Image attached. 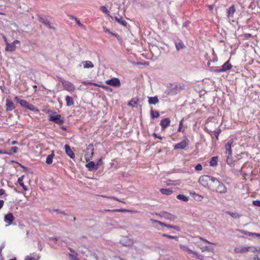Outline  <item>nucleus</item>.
Listing matches in <instances>:
<instances>
[{
	"label": "nucleus",
	"instance_id": "30",
	"mask_svg": "<svg viewBox=\"0 0 260 260\" xmlns=\"http://www.w3.org/2000/svg\"><path fill=\"white\" fill-rule=\"evenodd\" d=\"M249 248L248 251H251L253 253H259L260 252V247H253V246H249L248 247Z\"/></svg>",
	"mask_w": 260,
	"mask_h": 260
},
{
	"label": "nucleus",
	"instance_id": "1",
	"mask_svg": "<svg viewBox=\"0 0 260 260\" xmlns=\"http://www.w3.org/2000/svg\"><path fill=\"white\" fill-rule=\"evenodd\" d=\"M214 185L211 186V189L216 193L224 194L227 192V188L225 184L219 180L215 178L213 182Z\"/></svg>",
	"mask_w": 260,
	"mask_h": 260
},
{
	"label": "nucleus",
	"instance_id": "15",
	"mask_svg": "<svg viewBox=\"0 0 260 260\" xmlns=\"http://www.w3.org/2000/svg\"><path fill=\"white\" fill-rule=\"evenodd\" d=\"M171 121L169 118L162 119L160 121V125L162 130H165L168 126L170 125Z\"/></svg>",
	"mask_w": 260,
	"mask_h": 260
},
{
	"label": "nucleus",
	"instance_id": "32",
	"mask_svg": "<svg viewBox=\"0 0 260 260\" xmlns=\"http://www.w3.org/2000/svg\"><path fill=\"white\" fill-rule=\"evenodd\" d=\"M160 191L162 194L166 195H170L173 192L172 190L167 188H161L160 189Z\"/></svg>",
	"mask_w": 260,
	"mask_h": 260
},
{
	"label": "nucleus",
	"instance_id": "64",
	"mask_svg": "<svg viewBox=\"0 0 260 260\" xmlns=\"http://www.w3.org/2000/svg\"><path fill=\"white\" fill-rule=\"evenodd\" d=\"M48 210L49 212L50 213H53V212H55V211H54V210H55V209H50H50H48Z\"/></svg>",
	"mask_w": 260,
	"mask_h": 260
},
{
	"label": "nucleus",
	"instance_id": "50",
	"mask_svg": "<svg viewBox=\"0 0 260 260\" xmlns=\"http://www.w3.org/2000/svg\"><path fill=\"white\" fill-rule=\"evenodd\" d=\"M202 166L201 165V164H198L196 167H195V170L196 171H201L202 170Z\"/></svg>",
	"mask_w": 260,
	"mask_h": 260
},
{
	"label": "nucleus",
	"instance_id": "33",
	"mask_svg": "<svg viewBox=\"0 0 260 260\" xmlns=\"http://www.w3.org/2000/svg\"><path fill=\"white\" fill-rule=\"evenodd\" d=\"M151 117L152 119L157 118L159 116V113L157 111H153L151 110L150 111Z\"/></svg>",
	"mask_w": 260,
	"mask_h": 260
},
{
	"label": "nucleus",
	"instance_id": "26",
	"mask_svg": "<svg viewBox=\"0 0 260 260\" xmlns=\"http://www.w3.org/2000/svg\"><path fill=\"white\" fill-rule=\"evenodd\" d=\"M54 156V151H53L51 154L47 156L46 158V163L47 165H51L53 162V158Z\"/></svg>",
	"mask_w": 260,
	"mask_h": 260
},
{
	"label": "nucleus",
	"instance_id": "42",
	"mask_svg": "<svg viewBox=\"0 0 260 260\" xmlns=\"http://www.w3.org/2000/svg\"><path fill=\"white\" fill-rule=\"evenodd\" d=\"M193 254L196 255V257L199 260H204V256L201 254H199L197 252H194Z\"/></svg>",
	"mask_w": 260,
	"mask_h": 260
},
{
	"label": "nucleus",
	"instance_id": "60",
	"mask_svg": "<svg viewBox=\"0 0 260 260\" xmlns=\"http://www.w3.org/2000/svg\"><path fill=\"white\" fill-rule=\"evenodd\" d=\"M196 196L198 197V199L197 200H199V201H202L203 197L200 195H199V194H196Z\"/></svg>",
	"mask_w": 260,
	"mask_h": 260
},
{
	"label": "nucleus",
	"instance_id": "58",
	"mask_svg": "<svg viewBox=\"0 0 260 260\" xmlns=\"http://www.w3.org/2000/svg\"><path fill=\"white\" fill-rule=\"evenodd\" d=\"M4 205V201L3 200H0V209L3 208Z\"/></svg>",
	"mask_w": 260,
	"mask_h": 260
},
{
	"label": "nucleus",
	"instance_id": "27",
	"mask_svg": "<svg viewBox=\"0 0 260 260\" xmlns=\"http://www.w3.org/2000/svg\"><path fill=\"white\" fill-rule=\"evenodd\" d=\"M115 20L121 25L124 26H126L127 23L124 20L122 19V17L120 16L119 17H118L117 16H115Z\"/></svg>",
	"mask_w": 260,
	"mask_h": 260
},
{
	"label": "nucleus",
	"instance_id": "22",
	"mask_svg": "<svg viewBox=\"0 0 260 260\" xmlns=\"http://www.w3.org/2000/svg\"><path fill=\"white\" fill-rule=\"evenodd\" d=\"M235 12V8L234 5H232L228 10V17H232L233 16Z\"/></svg>",
	"mask_w": 260,
	"mask_h": 260
},
{
	"label": "nucleus",
	"instance_id": "34",
	"mask_svg": "<svg viewBox=\"0 0 260 260\" xmlns=\"http://www.w3.org/2000/svg\"><path fill=\"white\" fill-rule=\"evenodd\" d=\"M218 158L216 156H214L211 158L210 161V165L211 166H215L217 165Z\"/></svg>",
	"mask_w": 260,
	"mask_h": 260
},
{
	"label": "nucleus",
	"instance_id": "31",
	"mask_svg": "<svg viewBox=\"0 0 260 260\" xmlns=\"http://www.w3.org/2000/svg\"><path fill=\"white\" fill-rule=\"evenodd\" d=\"M83 67L84 68H92L94 67L93 63L90 61H85L83 62Z\"/></svg>",
	"mask_w": 260,
	"mask_h": 260
},
{
	"label": "nucleus",
	"instance_id": "55",
	"mask_svg": "<svg viewBox=\"0 0 260 260\" xmlns=\"http://www.w3.org/2000/svg\"><path fill=\"white\" fill-rule=\"evenodd\" d=\"M5 194V196H7L6 194H5V190L4 189H0V196Z\"/></svg>",
	"mask_w": 260,
	"mask_h": 260
},
{
	"label": "nucleus",
	"instance_id": "62",
	"mask_svg": "<svg viewBox=\"0 0 260 260\" xmlns=\"http://www.w3.org/2000/svg\"><path fill=\"white\" fill-rule=\"evenodd\" d=\"M157 223H158V224H159V225H160L165 226V225H166V224H165V223H163V222H161V221H158Z\"/></svg>",
	"mask_w": 260,
	"mask_h": 260
},
{
	"label": "nucleus",
	"instance_id": "44",
	"mask_svg": "<svg viewBox=\"0 0 260 260\" xmlns=\"http://www.w3.org/2000/svg\"><path fill=\"white\" fill-rule=\"evenodd\" d=\"M107 211H112V212H122L127 211V210L126 209H114V210H107Z\"/></svg>",
	"mask_w": 260,
	"mask_h": 260
},
{
	"label": "nucleus",
	"instance_id": "45",
	"mask_svg": "<svg viewBox=\"0 0 260 260\" xmlns=\"http://www.w3.org/2000/svg\"><path fill=\"white\" fill-rule=\"evenodd\" d=\"M165 226L167 227V228H169L174 229H175V230H176L177 231L179 230V228L177 226H174V225H172L166 224Z\"/></svg>",
	"mask_w": 260,
	"mask_h": 260
},
{
	"label": "nucleus",
	"instance_id": "6",
	"mask_svg": "<svg viewBox=\"0 0 260 260\" xmlns=\"http://www.w3.org/2000/svg\"><path fill=\"white\" fill-rule=\"evenodd\" d=\"M49 120L50 121L54 122L57 124H62L64 122V120L61 119V116L59 114L50 115Z\"/></svg>",
	"mask_w": 260,
	"mask_h": 260
},
{
	"label": "nucleus",
	"instance_id": "51",
	"mask_svg": "<svg viewBox=\"0 0 260 260\" xmlns=\"http://www.w3.org/2000/svg\"><path fill=\"white\" fill-rule=\"evenodd\" d=\"M220 132H221V130L220 129H219L217 131H214V133H215V135L216 138L217 140L218 139V136H219V135Z\"/></svg>",
	"mask_w": 260,
	"mask_h": 260
},
{
	"label": "nucleus",
	"instance_id": "61",
	"mask_svg": "<svg viewBox=\"0 0 260 260\" xmlns=\"http://www.w3.org/2000/svg\"><path fill=\"white\" fill-rule=\"evenodd\" d=\"M153 136L154 137H155V138H158V139H160V140H161V139H162V137H161V136H158L157 135V134H155V133H153Z\"/></svg>",
	"mask_w": 260,
	"mask_h": 260
},
{
	"label": "nucleus",
	"instance_id": "8",
	"mask_svg": "<svg viewBox=\"0 0 260 260\" xmlns=\"http://www.w3.org/2000/svg\"><path fill=\"white\" fill-rule=\"evenodd\" d=\"M156 215L170 220H173L176 218L175 215L165 211L161 212L159 214L156 213Z\"/></svg>",
	"mask_w": 260,
	"mask_h": 260
},
{
	"label": "nucleus",
	"instance_id": "19",
	"mask_svg": "<svg viewBox=\"0 0 260 260\" xmlns=\"http://www.w3.org/2000/svg\"><path fill=\"white\" fill-rule=\"evenodd\" d=\"M249 248L248 247L239 246L235 248L234 252L236 253L246 252L249 251Z\"/></svg>",
	"mask_w": 260,
	"mask_h": 260
},
{
	"label": "nucleus",
	"instance_id": "2",
	"mask_svg": "<svg viewBox=\"0 0 260 260\" xmlns=\"http://www.w3.org/2000/svg\"><path fill=\"white\" fill-rule=\"evenodd\" d=\"M215 180V178L209 175H203L199 178V183L204 187H208L209 181H211L212 182Z\"/></svg>",
	"mask_w": 260,
	"mask_h": 260
},
{
	"label": "nucleus",
	"instance_id": "3",
	"mask_svg": "<svg viewBox=\"0 0 260 260\" xmlns=\"http://www.w3.org/2000/svg\"><path fill=\"white\" fill-rule=\"evenodd\" d=\"M14 100L18 103L22 107L31 111H34L36 108L33 105L29 104L26 101L20 99L18 96H15Z\"/></svg>",
	"mask_w": 260,
	"mask_h": 260
},
{
	"label": "nucleus",
	"instance_id": "38",
	"mask_svg": "<svg viewBox=\"0 0 260 260\" xmlns=\"http://www.w3.org/2000/svg\"><path fill=\"white\" fill-rule=\"evenodd\" d=\"M226 214L230 215L231 217L234 218H238L240 217V215L237 213H233L230 211H226Z\"/></svg>",
	"mask_w": 260,
	"mask_h": 260
},
{
	"label": "nucleus",
	"instance_id": "53",
	"mask_svg": "<svg viewBox=\"0 0 260 260\" xmlns=\"http://www.w3.org/2000/svg\"><path fill=\"white\" fill-rule=\"evenodd\" d=\"M103 30L105 32L108 33L111 35L112 32H111L108 29H107L106 27H103Z\"/></svg>",
	"mask_w": 260,
	"mask_h": 260
},
{
	"label": "nucleus",
	"instance_id": "23",
	"mask_svg": "<svg viewBox=\"0 0 260 260\" xmlns=\"http://www.w3.org/2000/svg\"><path fill=\"white\" fill-rule=\"evenodd\" d=\"M148 103L150 105H155L158 103V99L157 96L154 97H148Z\"/></svg>",
	"mask_w": 260,
	"mask_h": 260
},
{
	"label": "nucleus",
	"instance_id": "49",
	"mask_svg": "<svg viewBox=\"0 0 260 260\" xmlns=\"http://www.w3.org/2000/svg\"><path fill=\"white\" fill-rule=\"evenodd\" d=\"M253 205L257 207H260V201L255 200L253 201Z\"/></svg>",
	"mask_w": 260,
	"mask_h": 260
},
{
	"label": "nucleus",
	"instance_id": "16",
	"mask_svg": "<svg viewBox=\"0 0 260 260\" xmlns=\"http://www.w3.org/2000/svg\"><path fill=\"white\" fill-rule=\"evenodd\" d=\"M233 143V140H229L228 143L225 145V153L228 154V155H232V149L231 147Z\"/></svg>",
	"mask_w": 260,
	"mask_h": 260
},
{
	"label": "nucleus",
	"instance_id": "59",
	"mask_svg": "<svg viewBox=\"0 0 260 260\" xmlns=\"http://www.w3.org/2000/svg\"><path fill=\"white\" fill-rule=\"evenodd\" d=\"M200 239L206 243H210V244H212V243H211L210 242H209V241H208L207 240L205 239H204L202 237L200 238Z\"/></svg>",
	"mask_w": 260,
	"mask_h": 260
},
{
	"label": "nucleus",
	"instance_id": "41",
	"mask_svg": "<svg viewBox=\"0 0 260 260\" xmlns=\"http://www.w3.org/2000/svg\"><path fill=\"white\" fill-rule=\"evenodd\" d=\"M231 157L232 155H228L226 156V162L229 165H232L233 164V160Z\"/></svg>",
	"mask_w": 260,
	"mask_h": 260
},
{
	"label": "nucleus",
	"instance_id": "54",
	"mask_svg": "<svg viewBox=\"0 0 260 260\" xmlns=\"http://www.w3.org/2000/svg\"><path fill=\"white\" fill-rule=\"evenodd\" d=\"M54 211L58 214H62L63 215H66V214L63 211H60L58 209H55Z\"/></svg>",
	"mask_w": 260,
	"mask_h": 260
},
{
	"label": "nucleus",
	"instance_id": "17",
	"mask_svg": "<svg viewBox=\"0 0 260 260\" xmlns=\"http://www.w3.org/2000/svg\"><path fill=\"white\" fill-rule=\"evenodd\" d=\"M14 220V217L12 213H9L6 214L4 217L5 222L8 224V225H10L12 221Z\"/></svg>",
	"mask_w": 260,
	"mask_h": 260
},
{
	"label": "nucleus",
	"instance_id": "36",
	"mask_svg": "<svg viewBox=\"0 0 260 260\" xmlns=\"http://www.w3.org/2000/svg\"><path fill=\"white\" fill-rule=\"evenodd\" d=\"M23 176H22L18 178V182L20 184L21 186H22L24 190H27V188H26V186L24 185L23 182Z\"/></svg>",
	"mask_w": 260,
	"mask_h": 260
},
{
	"label": "nucleus",
	"instance_id": "25",
	"mask_svg": "<svg viewBox=\"0 0 260 260\" xmlns=\"http://www.w3.org/2000/svg\"><path fill=\"white\" fill-rule=\"evenodd\" d=\"M65 100L66 101V104H67V106L70 107V106L74 105V100L69 95L66 96Z\"/></svg>",
	"mask_w": 260,
	"mask_h": 260
},
{
	"label": "nucleus",
	"instance_id": "47",
	"mask_svg": "<svg viewBox=\"0 0 260 260\" xmlns=\"http://www.w3.org/2000/svg\"><path fill=\"white\" fill-rule=\"evenodd\" d=\"M90 257L93 260H98V256L95 253H91Z\"/></svg>",
	"mask_w": 260,
	"mask_h": 260
},
{
	"label": "nucleus",
	"instance_id": "20",
	"mask_svg": "<svg viewBox=\"0 0 260 260\" xmlns=\"http://www.w3.org/2000/svg\"><path fill=\"white\" fill-rule=\"evenodd\" d=\"M6 107L7 111H12L15 109L13 102L9 99L6 100Z\"/></svg>",
	"mask_w": 260,
	"mask_h": 260
},
{
	"label": "nucleus",
	"instance_id": "9",
	"mask_svg": "<svg viewBox=\"0 0 260 260\" xmlns=\"http://www.w3.org/2000/svg\"><path fill=\"white\" fill-rule=\"evenodd\" d=\"M232 67V66L230 63V61L228 60L221 67L220 69H216L215 72L217 73L225 72L230 70Z\"/></svg>",
	"mask_w": 260,
	"mask_h": 260
},
{
	"label": "nucleus",
	"instance_id": "37",
	"mask_svg": "<svg viewBox=\"0 0 260 260\" xmlns=\"http://www.w3.org/2000/svg\"><path fill=\"white\" fill-rule=\"evenodd\" d=\"M39 257L37 255H29L25 257V260H39Z\"/></svg>",
	"mask_w": 260,
	"mask_h": 260
},
{
	"label": "nucleus",
	"instance_id": "56",
	"mask_svg": "<svg viewBox=\"0 0 260 260\" xmlns=\"http://www.w3.org/2000/svg\"><path fill=\"white\" fill-rule=\"evenodd\" d=\"M245 234L247 235L248 236H254V233H251V232H245L244 233Z\"/></svg>",
	"mask_w": 260,
	"mask_h": 260
},
{
	"label": "nucleus",
	"instance_id": "35",
	"mask_svg": "<svg viewBox=\"0 0 260 260\" xmlns=\"http://www.w3.org/2000/svg\"><path fill=\"white\" fill-rule=\"evenodd\" d=\"M177 198L184 202H187L188 201V198L187 197L181 194H178Z\"/></svg>",
	"mask_w": 260,
	"mask_h": 260
},
{
	"label": "nucleus",
	"instance_id": "57",
	"mask_svg": "<svg viewBox=\"0 0 260 260\" xmlns=\"http://www.w3.org/2000/svg\"><path fill=\"white\" fill-rule=\"evenodd\" d=\"M111 35L116 37L118 40H120V38L119 36L118 35L116 34H114V33L112 32V33H111Z\"/></svg>",
	"mask_w": 260,
	"mask_h": 260
},
{
	"label": "nucleus",
	"instance_id": "40",
	"mask_svg": "<svg viewBox=\"0 0 260 260\" xmlns=\"http://www.w3.org/2000/svg\"><path fill=\"white\" fill-rule=\"evenodd\" d=\"M77 253H75V254H69L70 260H80L77 257Z\"/></svg>",
	"mask_w": 260,
	"mask_h": 260
},
{
	"label": "nucleus",
	"instance_id": "52",
	"mask_svg": "<svg viewBox=\"0 0 260 260\" xmlns=\"http://www.w3.org/2000/svg\"><path fill=\"white\" fill-rule=\"evenodd\" d=\"M200 249H201L202 252H204L205 251L209 250V249L208 248V247L206 246L204 247H200Z\"/></svg>",
	"mask_w": 260,
	"mask_h": 260
},
{
	"label": "nucleus",
	"instance_id": "5",
	"mask_svg": "<svg viewBox=\"0 0 260 260\" xmlns=\"http://www.w3.org/2000/svg\"><path fill=\"white\" fill-rule=\"evenodd\" d=\"M60 81L65 90L69 91H73L75 90V87L71 82L64 80L62 79H60Z\"/></svg>",
	"mask_w": 260,
	"mask_h": 260
},
{
	"label": "nucleus",
	"instance_id": "43",
	"mask_svg": "<svg viewBox=\"0 0 260 260\" xmlns=\"http://www.w3.org/2000/svg\"><path fill=\"white\" fill-rule=\"evenodd\" d=\"M100 10L105 13L108 14L109 13V11L108 10L107 8L104 6H101Z\"/></svg>",
	"mask_w": 260,
	"mask_h": 260
},
{
	"label": "nucleus",
	"instance_id": "48",
	"mask_svg": "<svg viewBox=\"0 0 260 260\" xmlns=\"http://www.w3.org/2000/svg\"><path fill=\"white\" fill-rule=\"evenodd\" d=\"M183 119H182L180 121V123H179V128L178 129V132H182V131H183L182 130V126H183Z\"/></svg>",
	"mask_w": 260,
	"mask_h": 260
},
{
	"label": "nucleus",
	"instance_id": "29",
	"mask_svg": "<svg viewBox=\"0 0 260 260\" xmlns=\"http://www.w3.org/2000/svg\"><path fill=\"white\" fill-rule=\"evenodd\" d=\"M180 249L184 251H186L189 254H191V253H192L193 254L194 251H193V250H191L190 249H189L187 246H185V245H180Z\"/></svg>",
	"mask_w": 260,
	"mask_h": 260
},
{
	"label": "nucleus",
	"instance_id": "18",
	"mask_svg": "<svg viewBox=\"0 0 260 260\" xmlns=\"http://www.w3.org/2000/svg\"><path fill=\"white\" fill-rule=\"evenodd\" d=\"M65 152L71 158H74L75 157V154L74 152L70 148V146L68 144H66L64 146Z\"/></svg>",
	"mask_w": 260,
	"mask_h": 260
},
{
	"label": "nucleus",
	"instance_id": "21",
	"mask_svg": "<svg viewBox=\"0 0 260 260\" xmlns=\"http://www.w3.org/2000/svg\"><path fill=\"white\" fill-rule=\"evenodd\" d=\"M175 47L177 51H180L181 49H182L185 47L184 43L182 41H175L174 42Z\"/></svg>",
	"mask_w": 260,
	"mask_h": 260
},
{
	"label": "nucleus",
	"instance_id": "46",
	"mask_svg": "<svg viewBox=\"0 0 260 260\" xmlns=\"http://www.w3.org/2000/svg\"><path fill=\"white\" fill-rule=\"evenodd\" d=\"M75 20L76 22V23L78 25V26L79 27H81L82 28L84 27V26L80 22V20L78 18H75Z\"/></svg>",
	"mask_w": 260,
	"mask_h": 260
},
{
	"label": "nucleus",
	"instance_id": "24",
	"mask_svg": "<svg viewBox=\"0 0 260 260\" xmlns=\"http://www.w3.org/2000/svg\"><path fill=\"white\" fill-rule=\"evenodd\" d=\"M138 102L139 99H133L129 102L127 105L133 107H138Z\"/></svg>",
	"mask_w": 260,
	"mask_h": 260
},
{
	"label": "nucleus",
	"instance_id": "10",
	"mask_svg": "<svg viewBox=\"0 0 260 260\" xmlns=\"http://www.w3.org/2000/svg\"><path fill=\"white\" fill-rule=\"evenodd\" d=\"M106 83L114 87H119L121 84L119 79L117 78H113L110 80H106Z\"/></svg>",
	"mask_w": 260,
	"mask_h": 260
},
{
	"label": "nucleus",
	"instance_id": "4",
	"mask_svg": "<svg viewBox=\"0 0 260 260\" xmlns=\"http://www.w3.org/2000/svg\"><path fill=\"white\" fill-rule=\"evenodd\" d=\"M93 155V145L92 144H89L85 153L84 157L86 162H88Z\"/></svg>",
	"mask_w": 260,
	"mask_h": 260
},
{
	"label": "nucleus",
	"instance_id": "63",
	"mask_svg": "<svg viewBox=\"0 0 260 260\" xmlns=\"http://www.w3.org/2000/svg\"><path fill=\"white\" fill-rule=\"evenodd\" d=\"M253 259L254 260H260V258L258 257V256L257 255H256L254 256Z\"/></svg>",
	"mask_w": 260,
	"mask_h": 260
},
{
	"label": "nucleus",
	"instance_id": "11",
	"mask_svg": "<svg viewBox=\"0 0 260 260\" xmlns=\"http://www.w3.org/2000/svg\"><path fill=\"white\" fill-rule=\"evenodd\" d=\"M19 43V41L18 40H15L12 43H6V47L5 48L6 51L12 52L14 51L16 49V45Z\"/></svg>",
	"mask_w": 260,
	"mask_h": 260
},
{
	"label": "nucleus",
	"instance_id": "13",
	"mask_svg": "<svg viewBox=\"0 0 260 260\" xmlns=\"http://www.w3.org/2000/svg\"><path fill=\"white\" fill-rule=\"evenodd\" d=\"M38 20L39 22L44 24L48 28L51 29H55V27L51 25L50 22L48 20L45 19L44 18L40 16H38Z\"/></svg>",
	"mask_w": 260,
	"mask_h": 260
},
{
	"label": "nucleus",
	"instance_id": "14",
	"mask_svg": "<svg viewBox=\"0 0 260 260\" xmlns=\"http://www.w3.org/2000/svg\"><path fill=\"white\" fill-rule=\"evenodd\" d=\"M86 168H88L89 171H92L93 170H97L99 169V163L96 165L93 161H90L85 165Z\"/></svg>",
	"mask_w": 260,
	"mask_h": 260
},
{
	"label": "nucleus",
	"instance_id": "28",
	"mask_svg": "<svg viewBox=\"0 0 260 260\" xmlns=\"http://www.w3.org/2000/svg\"><path fill=\"white\" fill-rule=\"evenodd\" d=\"M18 147L16 146H13L11 148V150L9 151H5L4 152V154H8V155H12L14 153H16L18 151Z\"/></svg>",
	"mask_w": 260,
	"mask_h": 260
},
{
	"label": "nucleus",
	"instance_id": "7",
	"mask_svg": "<svg viewBox=\"0 0 260 260\" xmlns=\"http://www.w3.org/2000/svg\"><path fill=\"white\" fill-rule=\"evenodd\" d=\"M119 242L124 246H129L134 244V240L128 237L124 236L121 238Z\"/></svg>",
	"mask_w": 260,
	"mask_h": 260
},
{
	"label": "nucleus",
	"instance_id": "12",
	"mask_svg": "<svg viewBox=\"0 0 260 260\" xmlns=\"http://www.w3.org/2000/svg\"><path fill=\"white\" fill-rule=\"evenodd\" d=\"M188 145V140L187 139H185L182 141L177 143L175 146V149H184L187 145Z\"/></svg>",
	"mask_w": 260,
	"mask_h": 260
},
{
	"label": "nucleus",
	"instance_id": "39",
	"mask_svg": "<svg viewBox=\"0 0 260 260\" xmlns=\"http://www.w3.org/2000/svg\"><path fill=\"white\" fill-rule=\"evenodd\" d=\"M162 236L164 237H166V238H169V239H175L177 241H178V237H177V236H171V235H167V234H163Z\"/></svg>",
	"mask_w": 260,
	"mask_h": 260
}]
</instances>
